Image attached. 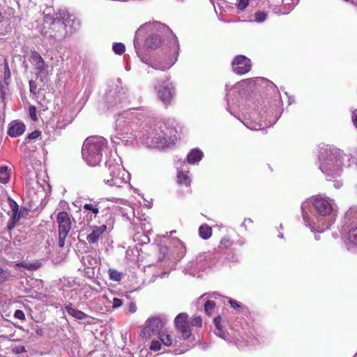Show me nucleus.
Masks as SVG:
<instances>
[{
    "label": "nucleus",
    "mask_w": 357,
    "mask_h": 357,
    "mask_svg": "<svg viewBox=\"0 0 357 357\" xmlns=\"http://www.w3.org/2000/svg\"><path fill=\"white\" fill-rule=\"evenodd\" d=\"M105 147V139L102 137L87 138L82 146V153L84 159L90 166H96L102 158V151Z\"/></svg>",
    "instance_id": "nucleus-1"
},
{
    "label": "nucleus",
    "mask_w": 357,
    "mask_h": 357,
    "mask_svg": "<svg viewBox=\"0 0 357 357\" xmlns=\"http://www.w3.org/2000/svg\"><path fill=\"white\" fill-rule=\"evenodd\" d=\"M319 159L321 160L320 169L322 172L333 174L339 169L340 161L336 151L324 150L320 153Z\"/></svg>",
    "instance_id": "nucleus-2"
},
{
    "label": "nucleus",
    "mask_w": 357,
    "mask_h": 357,
    "mask_svg": "<svg viewBox=\"0 0 357 357\" xmlns=\"http://www.w3.org/2000/svg\"><path fill=\"white\" fill-rule=\"evenodd\" d=\"M56 222L58 224L59 246L63 248L65 245L66 238L72 228L71 216L66 211H60L56 215Z\"/></svg>",
    "instance_id": "nucleus-3"
},
{
    "label": "nucleus",
    "mask_w": 357,
    "mask_h": 357,
    "mask_svg": "<svg viewBox=\"0 0 357 357\" xmlns=\"http://www.w3.org/2000/svg\"><path fill=\"white\" fill-rule=\"evenodd\" d=\"M107 164L110 171L109 174L111 178L107 179V182L109 183V185L119 187L123 183H125L126 180L124 176L126 174L121 165L117 163L112 165L110 161L107 162Z\"/></svg>",
    "instance_id": "nucleus-4"
},
{
    "label": "nucleus",
    "mask_w": 357,
    "mask_h": 357,
    "mask_svg": "<svg viewBox=\"0 0 357 357\" xmlns=\"http://www.w3.org/2000/svg\"><path fill=\"white\" fill-rule=\"evenodd\" d=\"M164 322L160 318L153 317L146 321V325L142 330L141 336L149 338L153 334L158 335L164 327Z\"/></svg>",
    "instance_id": "nucleus-5"
},
{
    "label": "nucleus",
    "mask_w": 357,
    "mask_h": 357,
    "mask_svg": "<svg viewBox=\"0 0 357 357\" xmlns=\"http://www.w3.org/2000/svg\"><path fill=\"white\" fill-rule=\"evenodd\" d=\"M174 324L176 329L181 334L183 339L187 340L191 336L190 325L188 315L186 313L178 314L174 319Z\"/></svg>",
    "instance_id": "nucleus-6"
},
{
    "label": "nucleus",
    "mask_w": 357,
    "mask_h": 357,
    "mask_svg": "<svg viewBox=\"0 0 357 357\" xmlns=\"http://www.w3.org/2000/svg\"><path fill=\"white\" fill-rule=\"evenodd\" d=\"M233 70L238 75H243L251 70L252 63L250 59L244 55L235 56L231 62Z\"/></svg>",
    "instance_id": "nucleus-7"
},
{
    "label": "nucleus",
    "mask_w": 357,
    "mask_h": 357,
    "mask_svg": "<svg viewBox=\"0 0 357 357\" xmlns=\"http://www.w3.org/2000/svg\"><path fill=\"white\" fill-rule=\"evenodd\" d=\"M312 204L316 212L322 216L330 215L333 210L331 202L327 199L321 197H314Z\"/></svg>",
    "instance_id": "nucleus-8"
},
{
    "label": "nucleus",
    "mask_w": 357,
    "mask_h": 357,
    "mask_svg": "<svg viewBox=\"0 0 357 357\" xmlns=\"http://www.w3.org/2000/svg\"><path fill=\"white\" fill-rule=\"evenodd\" d=\"M174 88L169 82H164L158 89V95L164 104H169L173 98Z\"/></svg>",
    "instance_id": "nucleus-9"
},
{
    "label": "nucleus",
    "mask_w": 357,
    "mask_h": 357,
    "mask_svg": "<svg viewBox=\"0 0 357 357\" xmlns=\"http://www.w3.org/2000/svg\"><path fill=\"white\" fill-rule=\"evenodd\" d=\"M106 229L107 226L105 225L94 226L92 229L91 233L88 234L86 236V240L91 244L97 243Z\"/></svg>",
    "instance_id": "nucleus-10"
},
{
    "label": "nucleus",
    "mask_w": 357,
    "mask_h": 357,
    "mask_svg": "<svg viewBox=\"0 0 357 357\" xmlns=\"http://www.w3.org/2000/svg\"><path fill=\"white\" fill-rule=\"evenodd\" d=\"M25 131V125L22 122L13 121L10 123L8 129V134L11 137H17L22 135Z\"/></svg>",
    "instance_id": "nucleus-11"
},
{
    "label": "nucleus",
    "mask_w": 357,
    "mask_h": 357,
    "mask_svg": "<svg viewBox=\"0 0 357 357\" xmlns=\"http://www.w3.org/2000/svg\"><path fill=\"white\" fill-rule=\"evenodd\" d=\"M30 62L39 72L45 69V62L40 54L36 50H33L31 52Z\"/></svg>",
    "instance_id": "nucleus-12"
},
{
    "label": "nucleus",
    "mask_w": 357,
    "mask_h": 357,
    "mask_svg": "<svg viewBox=\"0 0 357 357\" xmlns=\"http://www.w3.org/2000/svg\"><path fill=\"white\" fill-rule=\"evenodd\" d=\"M161 43V37L157 34H151L145 40V45L150 49H156Z\"/></svg>",
    "instance_id": "nucleus-13"
},
{
    "label": "nucleus",
    "mask_w": 357,
    "mask_h": 357,
    "mask_svg": "<svg viewBox=\"0 0 357 357\" xmlns=\"http://www.w3.org/2000/svg\"><path fill=\"white\" fill-rule=\"evenodd\" d=\"M10 215V213H8ZM22 216L21 211L11 212L10 218L7 224V229L10 232L16 226L17 223L20 221Z\"/></svg>",
    "instance_id": "nucleus-14"
},
{
    "label": "nucleus",
    "mask_w": 357,
    "mask_h": 357,
    "mask_svg": "<svg viewBox=\"0 0 357 357\" xmlns=\"http://www.w3.org/2000/svg\"><path fill=\"white\" fill-rule=\"evenodd\" d=\"M17 267L24 268L28 271H36L41 267L42 263L39 260H36L33 262L21 261L15 264Z\"/></svg>",
    "instance_id": "nucleus-15"
},
{
    "label": "nucleus",
    "mask_w": 357,
    "mask_h": 357,
    "mask_svg": "<svg viewBox=\"0 0 357 357\" xmlns=\"http://www.w3.org/2000/svg\"><path fill=\"white\" fill-rule=\"evenodd\" d=\"M160 342L167 347H171L173 344L174 338L170 333L166 330L162 331L158 335Z\"/></svg>",
    "instance_id": "nucleus-16"
},
{
    "label": "nucleus",
    "mask_w": 357,
    "mask_h": 357,
    "mask_svg": "<svg viewBox=\"0 0 357 357\" xmlns=\"http://www.w3.org/2000/svg\"><path fill=\"white\" fill-rule=\"evenodd\" d=\"M203 153L197 149L191 150L187 157V161L189 164H195L202 160Z\"/></svg>",
    "instance_id": "nucleus-17"
},
{
    "label": "nucleus",
    "mask_w": 357,
    "mask_h": 357,
    "mask_svg": "<svg viewBox=\"0 0 357 357\" xmlns=\"http://www.w3.org/2000/svg\"><path fill=\"white\" fill-rule=\"evenodd\" d=\"M83 208L86 211H89L93 213V215L89 216V220H92L97 218L99 213L98 204L86 203L83 206Z\"/></svg>",
    "instance_id": "nucleus-18"
},
{
    "label": "nucleus",
    "mask_w": 357,
    "mask_h": 357,
    "mask_svg": "<svg viewBox=\"0 0 357 357\" xmlns=\"http://www.w3.org/2000/svg\"><path fill=\"white\" fill-rule=\"evenodd\" d=\"M212 228L208 225H202L199 228V234L202 238L207 240L212 236Z\"/></svg>",
    "instance_id": "nucleus-19"
},
{
    "label": "nucleus",
    "mask_w": 357,
    "mask_h": 357,
    "mask_svg": "<svg viewBox=\"0 0 357 357\" xmlns=\"http://www.w3.org/2000/svg\"><path fill=\"white\" fill-rule=\"evenodd\" d=\"M66 310L70 315L77 319H83L87 317V315L82 311L75 309L71 306L67 305L66 307Z\"/></svg>",
    "instance_id": "nucleus-20"
},
{
    "label": "nucleus",
    "mask_w": 357,
    "mask_h": 357,
    "mask_svg": "<svg viewBox=\"0 0 357 357\" xmlns=\"http://www.w3.org/2000/svg\"><path fill=\"white\" fill-rule=\"evenodd\" d=\"M221 321L222 318L220 316L216 317L213 320L215 326L217 330L215 331V334L220 337L221 338H225L226 334L225 331L223 330L222 326L221 325Z\"/></svg>",
    "instance_id": "nucleus-21"
},
{
    "label": "nucleus",
    "mask_w": 357,
    "mask_h": 357,
    "mask_svg": "<svg viewBox=\"0 0 357 357\" xmlns=\"http://www.w3.org/2000/svg\"><path fill=\"white\" fill-rule=\"evenodd\" d=\"M177 182L180 185H185L186 186L190 185V178L188 175L182 171H178L177 173Z\"/></svg>",
    "instance_id": "nucleus-22"
},
{
    "label": "nucleus",
    "mask_w": 357,
    "mask_h": 357,
    "mask_svg": "<svg viewBox=\"0 0 357 357\" xmlns=\"http://www.w3.org/2000/svg\"><path fill=\"white\" fill-rule=\"evenodd\" d=\"M233 245V241L229 236L223 237L219 244V249L222 251H226L227 249L231 248Z\"/></svg>",
    "instance_id": "nucleus-23"
},
{
    "label": "nucleus",
    "mask_w": 357,
    "mask_h": 357,
    "mask_svg": "<svg viewBox=\"0 0 357 357\" xmlns=\"http://www.w3.org/2000/svg\"><path fill=\"white\" fill-rule=\"evenodd\" d=\"M10 174L7 166L0 167V183L6 184L9 182Z\"/></svg>",
    "instance_id": "nucleus-24"
},
{
    "label": "nucleus",
    "mask_w": 357,
    "mask_h": 357,
    "mask_svg": "<svg viewBox=\"0 0 357 357\" xmlns=\"http://www.w3.org/2000/svg\"><path fill=\"white\" fill-rule=\"evenodd\" d=\"M347 240L349 244L353 246H357V227L349 231Z\"/></svg>",
    "instance_id": "nucleus-25"
},
{
    "label": "nucleus",
    "mask_w": 357,
    "mask_h": 357,
    "mask_svg": "<svg viewBox=\"0 0 357 357\" xmlns=\"http://www.w3.org/2000/svg\"><path fill=\"white\" fill-rule=\"evenodd\" d=\"M108 274L109 279L113 281L119 282L121 280L122 273L115 269L109 268L108 270Z\"/></svg>",
    "instance_id": "nucleus-26"
},
{
    "label": "nucleus",
    "mask_w": 357,
    "mask_h": 357,
    "mask_svg": "<svg viewBox=\"0 0 357 357\" xmlns=\"http://www.w3.org/2000/svg\"><path fill=\"white\" fill-rule=\"evenodd\" d=\"M112 49L119 55L123 54L126 50L125 45L121 43H114Z\"/></svg>",
    "instance_id": "nucleus-27"
},
{
    "label": "nucleus",
    "mask_w": 357,
    "mask_h": 357,
    "mask_svg": "<svg viewBox=\"0 0 357 357\" xmlns=\"http://www.w3.org/2000/svg\"><path fill=\"white\" fill-rule=\"evenodd\" d=\"M215 307V303L213 301L208 300L204 303V310L208 315L211 314V311Z\"/></svg>",
    "instance_id": "nucleus-28"
},
{
    "label": "nucleus",
    "mask_w": 357,
    "mask_h": 357,
    "mask_svg": "<svg viewBox=\"0 0 357 357\" xmlns=\"http://www.w3.org/2000/svg\"><path fill=\"white\" fill-rule=\"evenodd\" d=\"M229 303L231 305V307H232L233 308L236 309V310H248V308L246 307V306H244V305H241L240 303H238L235 300H233V299H230L229 301Z\"/></svg>",
    "instance_id": "nucleus-29"
},
{
    "label": "nucleus",
    "mask_w": 357,
    "mask_h": 357,
    "mask_svg": "<svg viewBox=\"0 0 357 357\" xmlns=\"http://www.w3.org/2000/svg\"><path fill=\"white\" fill-rule=\"evenodd\" d=\"M190 325L192 326H195L198 328H202V319L200 317H195L192 319Z\"/></svg>",
    "instance_id": "nucleus-30"
},
{
    "label": "nucleus",
    "mask_w": 357,
    "mask_h": 357,
    "mask_svg": "<svg viewBox=\"0 0 357 357\" xmlns=\"http://www.w3.org/2000/svg\"><path fill=\"white\" fill-rule=\"evenodd\" d=\"M29 113L32 121H36L38 120L36 114V108L34 105H30L29 107Z\"/></svg>",
    "instance_id": "nucleus-31"
},
{
    "label": "nucleus",
    "mask_w": 357,
    "mask_h": 357,
    "mask_svg": "<svg viewBox=\"0 0 357 357\" xmlns=\"http://www.w3.org/2000/svg\"><path fill=\"white\" fill-rule=\"evenodd\" d=\"M150 349L152 351H159L161 349L160 342L158 340H153L149 347Z\"/></svg>",
    "instance_id": "nucleus-32"
},
{
    "label": "nucleus",
    "mask_w": 357,
    "mask_h": 357,
    "mask_svg": "<svg viewBox=\"0 0 357 357\" xmlns=\"http://www.w3.org/2000/svg\"><path fill=\"white\" fill-rule=\"evenodd\" d=\"M29 90L30 92L33 94H37L39 92V89H38L37 84L33 80L29 81Z\"/></svg>",
    "instance_id": "nucleus-33"
},
{
    "label": "nucleus",
    "mask_w": 357,
    "mask_h": 357,
    "mask_svg": "<svg viewBox=\"0 0 357 357\" xmlns=\"http://www.w3.org/2000/svg\"><path fill=\"white\" fill-rule=\"evenodd\" d=\"M255 21L258 22H261L266 19L267 15L264 12H258L255 13Z\"/></svg>",
    "instance_id": "nucleus-34"
},
{
    "label": "nucleus",
    "mask_w": 357,
    "mask_h": 357,
    "mask_svg": "<svg viewBox=\"0 0 357 357\" xmlns=\"http://www.w3.org/2000/svg\"><path fill=\"white\" fill-rule=\"evenodd\" d=\"M9 205L11 208V212L20 211L19 206L15 201L8 197Z\"/></svg>",
    "instance_id": "nucleus-35"
},
{
    "label": "nucleus",
    "mask_w": 357,
    "mask_h": 357,
    "mask_svg": "<svg viewBox=\"0 0 357 357\" xmlns=\"http://www.w3.org/2000/svg\"><path fill=\"white\" fill-rule=\"evenodd\" d=\"M40 135H41V132L40 131H39V130H34L32 132H31L30 134H29V135L27 137V139H29V140L36 139L38 137H39Z\"/></svg>",
    "instance_id": "nucleus-36"
},
{
    "label": "nucleus",
    "mask_w": 357,
    "mask_h": 357,
    "mask_svg": "<svg viewBox=\"0 0 357 357\" xmlns=\"http://www.w3.org/2000/svg\"><path fill=\"white\" fill-rule=\"evenodd\" d=\"M14 317L16 319H20L22 321L25 320V314H24V312L21 310H15V312L14 313Z\"/></svg>",
    "instance_id": "nucleus-37"
},
{
    "label": "nucleus",
    "mask_w": 357,
    "mask_h": 357,
    "mask_svg": "<svg viewBox=\"0 0 357 357\" xmlns=\"http://www.w3.org/2000/svg\"><path fill=\"white\" fill-rule=\"evenodd\" d=\"M123 301L119 298H114L112 301V307L117 308L122 305Z\"/></svg>",
    "instance_id": "nucleus-38"
},
{
    "label": "nucleus",
    "mask_w": 357,
    "mask_h": 357,
    "mask_svg": "<svg viewBox=\"0 0 357 357\" xmlns=\"http://www.w3.org/2000/svg\"><path fill=\"white\" fill-rule=\"evenodd\" d=\"M44 21L45 22L54 23V17L51 13H44Z\"/></svg>",
    "instance_id": "nucleus-39"
},
{
    "label": "nucleus",
    "mask_w": 357,
    "mask_h": 357,
    "mask_svg": "<svg viewBox=\"0 0 357 357\" xmlns=\"http://www.w3.org/2000/svg\"><path fill=\"white\" fill-rule=\"evenodd\" d=\"M249 0H239L238 8L240 10H244L248 5Z\"/></svg>",
    "instance_id": "nucleus-40"
},
{
    "label": "nucleus",
    "mask_w": 357,
    "mask_h": 357,
    "mask_svg": "<svg viewBox=\"0 0 357 357\" xmlns=\"http://www.w3.org/2000/svg\"><path fill=\"white\" fill-rule=\"evenodd\" d=\"M351 119L354 126L357 128V109L352 111Z\"/></svg>",
    "instance_id": "nucleus-41"
},
{
    "label": "nucleus",
    "mask_w": 357,
    "mask_h": 357,
    "mask_svg": "<svg viewBox=\"0 0 357 357\" xmlns=\"http://www.w3.org/2000/svg\"><path fill=\"white\" fill-rule=\"evenodd\" d=\"M13 351L15 354H20L26 351L25 347L24 346H20L15 347L13 349Z\"/></svg>",
    "instance_id": "nucleus-42"
},
{
    "label": "nucleus",
    "mask_w": 357,
    "mask_h": 357,
    "mask_svg": "<svg viewBox=\"0 0 357 357\" xmlns=\"http://www.w3.org/2000/svg\"><path fill=\"white\" fill-rule=\"evenodd\" d=\"M10 69H9V67L8 66V64H6V66H5V79L7 78V77H10Z\"/></svg>",
    "instance_id": "nucleus-43"
},
{
    "label": "nucleus",
    "mask_w": 357,
    "mask_h": 357,
    "mask_svg": "<svg viewBox=\"0 0 357 357\" xmlns=\"http://www.w3.org/2000/svg\"><path fill=\"white\" fill-rule=\"evenodd\" d=\"M129 311L131 313H134L136 311V305L133 303H131L129 305Z\"/></svg>",
    "instance_id": "nucleus-44"
},
{
    "label": "nucleus",
    "mask_w": 357,
    "mask_h": 357,
    "mask_svg": "<svg viewBox=\"0 0 357 357\" xmlns=\"http://www.w3.org/2000/svg\"><path fill=\"white\" fill-rule=\"evenodd\" d=\"M251 222H252L251 219L248 218V219H245V220H244L243 225H246V224H247V223H251Z\"/></svg>",
    "instance_id": "nucleus-45"
},
{
    "label": "nucleus",
    "mask_w": 357,
    "mask_h": 357,
    "mask_svg": "<svg viewBox=\"0 0 357 357\" xmlns=\"http://www.w3.org/2000/svg\"><path fill=\"white\" fill-rule=\"evenodd\" d=\"M246 126L248 128H249L250 129H252V130H257V128L255 126H248V125H246Z\"/></svg>",
    "instance_id": "nucleus-46"
},
{
    "label": "nucleus",
    "mask_w": 357,
    "mask_h": 357,
    "mask_svg": "<svg viewBox=\"0 0 357 357\" xmlns=\"http://www.w3.org/2000/svg\"><path fill=\"white\" fill-rule=\"evenodd\" d=\"M36 333H37L38 335H41V334H42V330H40V331H39V330H37V331H36Z\"/></svg>",
    "instance_id": "nucleus-47"
},
{
    "label": "nucleus",
    "mask_w": 357,
    "mask_h": 357,
    "mask_svg": "<svg viewBox=\"0 0 357 357\" xmlns=\"http://www.w3.org/2000/svg\"><path fill=\"white\" fill-rule=\"evenodd\" d=\"M2 19H3V16H2L1 13H0V22L2 21Z\"/></svg>",
    "instance_id": "nucleus-48"
},
{
    "label": "nucleus",
    "mask_w": 357,
    "mask_h": 357,
    "mask_svg": "<svg viewBox=\"0 0 357 357\" xmlns=\"http://www.w3.org/2000/svg\"><path fill=\"white\" fill-rule=\"evenodd\" d=\"M175 232H176V231H171L170 233H171V234H174Z\"/></svg>",
    "instance_id": "nucleus-49"
}]
</instances>
